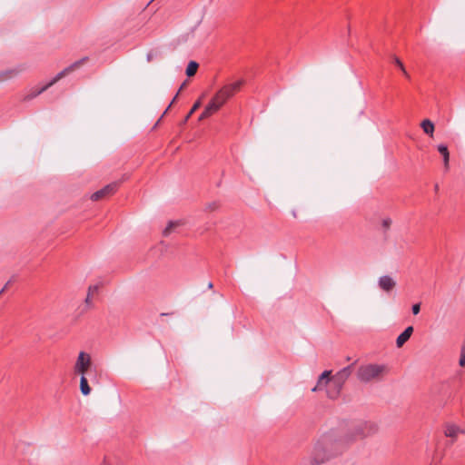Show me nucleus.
<instances>
[{"label": "nucleus", "mask_w": 465, "mask_h": 465, "mask_svg": "<svg viewBox=\"0 0 465 465\" xmlns=\"http://www.w3.org/2000/svg\"><path fill=\"white\" fill-rule=\"evenodd\" d=\"M340 444L341 441L332 443L328 437L323 438L314 446L311 456V463L315 465L323 463L338 452L337 446Z\"/></svg>", "instance_id": "f257e3e1"}, {"label": "nucleus", "mask_w": 465, "mask_h": 465, "mask_svg": "<svg viewBox=\"0 0 465 465\" xmlns=\"http://www.w3.org/2000/svg\"><path fill=\"white\" fill-rule=\"evenodd\" d=\"M86 60H87V57H84V58L74 62V64H72L68 67L64 68L60 73H58L50 82H48L42 87L31 89L28 92V94H26L24 96V101H30V100L35 98L36 96H38L39 94H41L42 93L46 91L48 88H50L52 85L56 84L60 79H62L63 77H64L65 75H67L68 74L73 72L75 68L79 67Z\"/></svg>", "instance_id": "f03ea898"}, {"label": "nucleus", "mask_w": 465, "mask_h": 465, "mask_svg": "<svg viewBox=\"0 0 465 465\" xmlns=\"http://www.w3.org/2000/svg\"><path fill=\"white\" fill-rule=\"evenodd\" d=\"M387 367L383 364H366L358 369L357 378L362 382L380 380L386 372Z\"/></svg>", "instance_id": "7ed1b4c3"}, {"label": "nucleus", "mask_w": 465, "mask_h": 465, "mask_svg": "<svg viewBox=\"0 0 465 465\" xmlns=\"http://www.w3.org/2000/svg\"><path fill=\"white\" fill-rule=\"evenodd\" d=\"M376 431V426L369 422L357 424L351 432L346 437V442H351L356 440L363 439Z\"/></svg>", "instance_id": "20e7f679"}, {"label": "nucleus", "mask_w": 465, "mask_h": 465, "mask_svg": "<svg viewBox=\"0 0 465 465\" xmlns=\"http://www.w3.org/2000/svg\"><path fill=\"white\" fill-rule=\"evenodd\" d=\"M351 372H352V365H349V366L341 369V371H339L334 375L333 381L336 385V391H328L327 395L329 398L335 399L339 395L343 383L350 377Z\"/></svg>", "instance_id": "39448f33"}, {"label": "nucleus", "mask_w": 465, "mask_h": 465, "mask_svg": "<svg viewBox=\"0 0 465 465\" xmlns=\"http://www.w3.org/2000/svg\"><path fill=\"white\" fill-rule=\"evenodd\" d=\"M91 368V355L85 351H80L74 366V373L79 375H86Z\"/></svg>", "instance_id": "423d86ee"}, {"label": "nucleus", "mask_w": 465, "mask_h": 465, "mask_svg": "<svg viewBox=\"0 0 465 465\" xmlns=\"http://www.w3.org/2000/svg\"><path fill=\"white\" fill-rule=\"evenodd\" d=\"M242 84V81H237L232 84H226L216 93L214 97L223 105L240 89Z\"/></svg>", "instance_id": "0eeeda50"}, {"label": "nucleus", "mask_w": 465, "mask_h": 465, "mask_svg": "<svg viewBox=\"0 0 465 465\" xmlns=\"http://www.w3.org/2000/svg\"><path fill=\"white\" fill-rule=\"evenodd\" d=\"M443 434L451 439V443L455 442L459 434H465V427L462 428L453 422H446L443 425Z\"/></svg>", "instance_id": "6e6552de"}, {"label": "nucleus", "mask_w": 465, "mask_h": 465, "mask_svg": "<svg viewBox=\"0 0 465 465\" xmlns=\"http://www.w3.org/2000/svg\"><path fill=\"white\" fill-rule=\"evenodd\" d=\"M118 187V183L114 182L112 183L107 184L101 190L96 191L91 195V199L93 201H98L103 199L105 196L111 195L115 193Z\"/></svg>", "instance_id": "1a4fd4ad"}, {"label": "nucleus", "mask_w": 465, "mask_h": 465, "mask_svg": "<svg viewBox=\"0 0 465 465\" xmlns=\"http://www.w3.org/2000/svg\"><path fill=\"white\" fill-rule=\"evenodd\" d=\"M378 286L381 290L390 292L396 286V281L390 275H383L378 279Z\"/></svg>", "instance_id": "9d476101"}, {"label": "nucleus", "mask_w": 465, "mask_h": 465, "mask_svg": "<svg viewBox=\"0 0 465 465\" xmlns=\"http://www.w3.org/2000/svg\"><path fill=\"white\" fill-rule=\"evenodd\" d=\"M331 371H324L319 377L318 379V381H317V384L315 387H313L312 389V391L313 392L317 391H320L322 390L323 387H325L328 382L331 381L330 379V376H331Z\"/></svg>", "instance_id": "9b49d317"}, {"label": "nucleus", "mask_w": 465, "mask_h": 465, "mask_svg": "<svg viewBox=\"0 0 465 465\" xmlns=\"http://www.w3.org/2000/svg\"><path fill=\"white\" fill-rule=\"evenodd\" d=\"M413 332V327L409 326L407 327L398 337L396 340V345L398 348H401L403 346V344L411 338V334Z\"/></svg>", "instance_id": "f8f14e48"}, {"label": "nucleus", "mask_w": 465, "mask_h": 465, "mask_svg": "<svg viewBox=\"0 0 465 465\" xmlns=\"http://www.w3.org/2000/svg\"><path fill=\"white\" fill-rule=\"evenodd\" d=\"M438 152L441 154L443 160V165L445 170H449L450 167V153L447 145L440 143L437 146Z\"/></svg>", "instance_id": "ddd939ff"}, {"label": "nucleus", "mask_w": 465, "mask_h": 465, "mask_svg": "<svg viewBox=\"0 0 465 465\" xmlns=\"http://www.w3.org/2000/svg\"><path fill=\"white\" fill-rule=\"evenodd\" d=\"M420 127L422 128L423 132L426 134L430 135V137H433L435 127H434V124L430 120H429V119L423 120L420 123Z\"/></svg>", "instance_id": "4468645a"}, {"label": "nucleus", "mask_w": 465, "mask_h": 465, "mask_svg": "<svg viewBox=\"0 0 465 465\" xmlns=\"http://www.w3.org/2000/svg\"><path fill=\"white\" fill-rule=\"evenodd\" d=\"M99 290V286L97 284H94V285H90L88 287V292H87V296L84 300V303L86 304L87 307H92L93 306V302H92V297L94 293H96Z\"/></svg>", "instance_id": "2eb2a0df"}, {"label": "nucleus", "mask_w": 465, "mask_h": 465, "mask_svg": "<svg viewBox=\"0 0 465 465\" xmlns=\"http://www.w3.org/2000/svg\"><path fill=\"white\" fill-rule=\"evenodd\" d=\"M80 391L83 395L87 396L91 392V388L88 384V380L86 378V375H80Z\"/></svg>", "instance_id": "dca6fc26"}, {"label": "nucleus", "mask_w": 465, "mask_h": 465, "mask_svg": "<svg viewBox=\"0 0 465 465\" xmlns=\"http://www.w3.org/2000/svg\"><path fill=\"white\" fill-rule=\"evenodd\" d=\"M22 71H23V68H21V67L6 70V71L1 73L0 77L3 80H6V79H9V78L18 75Z\"/></svg>", "instance_id": "f3484780"}, {"label": "nucleus", "mask_w": 465, "mask_h": 465, "mask_svg": "<svg viewBox=\"0 0 465 465\" xmlns=\"http://www.w3.org/2000/svg\"><path fill=\"white\" fill-rule=\"evenodd\" d=\"M222 106V104H220L219 101H217L216 98L213 97L211 100V102L206 105L205 109L208 110L211 114H213L214 112L218 111Z\"/></svg>", "instance_id": "a211bd4d"}, {"label": "nucleus", "mask_w": 465, "mask_h": 465, "mask_svg": "<svg viewBox=\"0 0 465 465\" xmlns=\"http://www.w3.org/2000/svg\"><path fill=\"white\" fill-rule=\"evenodd\" d=\"M198 66H199V64L196 62L191 61L188 64L187 68H186L187 76H189V77L193 76L196 74Z\"/></svg>", "instance_id": "6ab92c4d"}, {"label": "nucleus", "mask_w": 465, "mask_h": 465, "mask_svg": "<svg viewBox=\"0 0 465 465\" xmlns=\"http://www.w3.org/2000/svg\"><path fill=\"white\" fill-rule=\"evenodd\" d=\"M178 225L179 222H170L163 232V235L168 236L171 233L172 230Z\"/></svg>", "instance_id": "aec40b11"}, {"label": "nucleus", "mask_w": 465, "mask_h": 465, "mask_svg": "<svg viewBox=\"0 0 465 465\" xmlns=\"http://www.w3.org/2000/svg\"><path fill=\"white\" fill-rule=\"evenodd\" d=\"M219 208V203L217 202H212L205 205L204 211L205 212H213Z\"/></svg>", "instance_id": "412c9836"}, {"label": "nucleus", "mask_w": 465, "mask_h": 465, "mask_svg": "<svg viewBox=\"0 0 465 465\" xmlns=\"http://www.w3.org/2000/svg\"><path fill=\"white\" fill-rule=\"evenodd\" d=\"M459 364L461 367L465 366V342L463 343V345L461 346V349H460V357Z\"/></svg>", "instance_id": "4be33fe9"}, {"label": "nucleus", "mask_w": 465, "mask_h": 465, "mask_svg": "<svg viewBox=\"0 0 465 465\" xmlns=\"http://www.w3.org/2000/svg\"><path fill=\"white\" fill-rule=\"evenodd\" d=\"M201 105V102L200 101H197L192 107V109L190 110V112L188 113V114L186 115L185 117V120L184 121H187L191 115L200 107Z\"/></svg>", "instance_id": "5701e85b"}, {"label": "nucleus", "mask_w": 465, "mask_h": 465, "mask_svg": "<svg viewBox=\"0 0 465 465\" xmlns=\"http://www.w3.org/2000/svg\"><path fill=\"white\" fill-rule=\"evenodd\" d=\"M392 59L395 64L401 69V71H404V65L402 62L397 56H393Z\"/></svg>", "instance_id": "b1692460"}, {"label": "nucleus", "mask_w": 465, "mask_h": 465, "mask_svg": "<svg viewBox=\"0 0 465 465\" xmlns=\"http://www.w3.org/2000/svg\"><path fill=\"white\" fill-rule=\"evenodd\" d=\"M157 56V52H153V51H151L147 54L146 55V60L147 62H152L153 60L154 57Z\"/></svg>", "instance_id": "393cba45"}, {"label": "nucleus", "mask_w": 465, "mask_h": 465, "mask_svg": "<svg viewBox=\"0 0 465 465\" xmlns=\"http://www.w3.org/2000/svg\"><path fill=\"white\" fill-rule=\"evenodd\" d=\"M420 311V303H415L412 305L411 307V312L414 315H417Z\"/></svg>", "instance_id": "a878e982"}, {"label": "nucleus", "mask_w": 465, "mask_h": 465, "mask_svg": "<svg viewBox=\"0 0 465 465\" xmlns=\"http://www.w3.org/2000/svg\"><path fill=\"white\" fill-rule=\"evenodd\" d=\"M391 220L390 218H385L382 220V226L384 229H389L391 225Z\"/></svg>", "instance_id": "bb28decb"}, {"label": "nucleus", "mask_w": 465, "mask_h": 465, "mask_svg": "<svg viewBox=\"0 0 465 465\" xmlns=\"http://www.w3.org/2000/svg\"><path fill=\"white\" fill-rule=\"evenodd\" d=\"M210 115H211L210 112L208 110L204 109V111L200 115L199 120H203L206 117H209Z\"/></svg>", "instance_id": "cd10ccee"}, {"label": "nucleus", "mask_w": 465, "mask_h": 465, "mask_svg": "<svg viewBox=\"0 0 465 465\" xmlns=\"http://www.w3.org/2000/svg\"><path fill=\"white\" fill-rule=\"evenodd\" d=\"M11 283V280L6 282V284L4 286V288L0 291V295L5 291L7 286Z\"/></svg>", "instance_id": "c85d7f7f"}, {"label": "nucleus", "mask_w": 465, "mask_h": 465, "mask_svg": "<svg viewBox=\"0 0 465 465\" xmlns=\"http://www.w3.org/2000/svg\"><path fill=\"white\" fill-rule=\"evenodd\" d=\"M401 72H402V74H403V75H404L405 77H407V78H409V77H410V74H408V72L406 71V69H405V68H404V71H401Z\"/></svg>", "instance_id": "c756f323"}, {"label": "nucleus", "mask_w": 465, "mask_h": 465, "mask_svg": "<svg viewBox=\"0 0 465 465\" xmlns=\"http://www.w3.org/2000/svg\"><path fill=\"white\" fill-rule=\"evenodd\" d=\"M213 283H212V282H209V284H208V288H209V289H212V288H213Z\"/></svg>", "instance_id": "7c9ffc66"}, {"label": "nucleus", "mask_w": 465, "mask_h": 465, "mask_svg": "<svg viewBox=\"0 0 465 465\" xmlns=\"http://www.w3.org/2000/svg\"><path fill=\"white\" fill-rule=\"evenodd\" d=\"M184 85H185V83H183V84H182V86L180 87V90H181V89H183V88H184Z\"/></svg>", "instance_id": "2f4dec72"}]
</instances>
